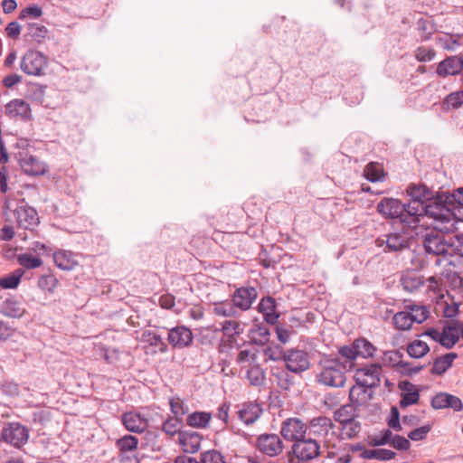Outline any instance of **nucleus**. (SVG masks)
<instances>
[{
  "mask_svg": "<svg viewBox=\"0 0 463 463\" xmlns=\"http://www.w3.org/2000/svg\"><path fill=\"white\" fill-rule=\"evenodd\" d=\"M321 371L317 374L319 383L334 387L342 388L345 384V372L347 364L343 365L339 357L326 356L320 362Z\"/></svg>",
  "mask_w": 463,
  "mask_h": 463,
  "instance_id": "2",
  "label": "nucleus"
},
{
  "mask_svg": "<svg viewBox=\"0 0 463 463\" xmlns=\"http://www.w3.org/2000/svg\"><path fill=\"white\" fill-rule=\"evenodd\" d=\"M402 225L400 231L386 233L376 239V245L383 247L385 253H395L408 250L413 238L412 230Z\"/></svg>",
  "mask_w": 463,
  "mask_h": 463,
  "instance_id": "4",
  "label": "nucleus"
},
{
  "mask_svg": "<svg viewBox=\"0 0 463 463\" xmlns=\"http://www.w3.org/2000/svg\"><path fill=\"white\" fill-rule=\"evenodd\" d=\"M307 432V425L297 418H289L283 421L280 433L282 437L290 441L305 438Z\"/></svg>",
  "mask_w": 463,
  "mask_h": 463,
  "instance_id": "14",
  "label": "nucleus"
},
{
  "mask_svg": "<svg viewBox=\"0 0 463 463\" xmlns=\"http://www.w3.org/2000/svg\"><path fill=\"white\" fill-rule=\"evenodd\" d=\"M449 245V250H451V252L449 253V255L454 253L463 257V234H458L450 238Z\"/></svg>",
  "mask_w": 463,
  "mask_h": 463,
  "instance_id": "58",
  "label": "nucleus"
},
{
  "mask_svg": "<svg viewBox=\"0 0 463 463\" xmlns=\"http://www.w3.org/2000/svg\"><path fill=\"white\" fill-rule=\"evenodd\" d=\"M406 307L409 311H420V315H411L406 311L397 312L392 320L395 327L399 330H409L414 322L421 324L429 317V310L424 306L408 305Z\"/></svg>",
  "mask_w": 463,
  "mask_h": 463,
  "instance_id": "8",
  "label": "nucleus"
},
{
  "mask_svg": "<svg viewBox=\"0 0 463 463\" xmlns=\"http://www.w3.org/2000/svg\"><path fill=\"white\" fill-rule=\"evenodd\" d=\"M396 453L392 450L386 449H373L364 450L360 457L364 459H378L382 461H388L394 458Z\"/></svg>",
  "mask_w": 463,
  "mask_h": 463,
  "instance_id": "34",
  "label": "nucleus"
},
{
  "mask_svg": "<svg viewBox=\"0 0 463 463\" xmlns=\"http://www.w3.org/2000/svg\"><path fill=\"white\" fill-rule=\"evenodd\" d=\"M246 377L251 386L261 387L265 383L266 373L260 364H254L247 371Z\"/></svg>",
  "mask_w": 463,
  "mask_h": 463,
  "instance_id": "35",
  "label": "nucleus"
},
{
  "mask_svg": "<svg viewBox=\"0 0 463 463\" xmlns=\"http://www.w3.org/2000/svg\"><path fill=\"white\" fill-rule=\"evenodd\" d=\"M309 427L314 435L325 437L331 429L335 428L332 420L326 416H318L313 418L309 422Z\"/></svg>",
  "mask_w": 463,
  "mask_h": 463,
  "instance_id": "29",
  "label": "nucleus"
},
{
  "mask_svg": "<svg viewBox=\"0 0 463 463\" xmlns=\"http://www.w3.org/2000/svg\"><path fill=\"white\" fill-rule=\"evenodd\" d=\"M377 213L384 219H398L402 225L409 228H417L419 223L416 220L408 216L407 203L393 197H383L376 205Z\"/></svg>",
  "mask_w": 463,
  "mask_h": 463,
  "instance_id": "3",
  "label": "nucleus"
},
{
  "mask_svg": "<svg viewBox=\"0 0 463 463\" xmlns=\"http://www.w3.org/2000/svg\"><path fill=\"white\" fill-rule=\"evenodd\" d=\"M257 298L258 292L254 287H241L233 292L232 302L236 307L246 311L250 308Z\"/></svg>",
  "mask_w": 463,
  "mask_h": 463,
  "instance_id": "17",
  "label": "nucleus"
},
{
  "mask_svg": "<svg viewBox=\"0 0 463 463\" xmlns=\"http://www.w3.org/2000/svg\"><path fill=\"white\" fill-rule=\"evenodd\" d=\"M431 406L434 409L451 408L455 411H461L463 410L462 401L458 396L447 392L436 394L431 400Z\"/></svg>",
  "mask_w": 463,
  "mask_h": 463,
  "instance_id": "18",
  "label": "nucleus"
},
{
  "mask_svg": "<svg viewBox=\"0 0 463 463\" xmlns=\"http://www.w3.org/2000/svg\"><path fill=\"white\" fill-rule=\"evenodd\" d=\"M122 422L125 428L136 433H141L146 428V421L138 413L126 412L122 415Z\"/></svg>",
  "mask_w": 463,
  "mask_h": 463,
  "instance_id": "26",
  "label": "nucleus"
},
{
  "mask_svg": "<svg viewBox=\"0 0 463 463\" xmlns=\"http://www.w3.org/2000/svg\"><path fill=\"white\" fill-rule=\"evenodd\" d=\"M363 384H355L350 389L349 400L351 402L360 407L372 398V393Z\"/></svg>",
  "mask_w": 463,
  "mask_h": 463,
  "instance_id": "31",
  "label": "nucleus"
},
{
  "mask_svg": "<svg viewBox=\"0 0 463 463\" xmlns=\"http://www.w3.org/2000/svg\"><path fill=\"white\" fill-rule=\"evenodd\" d=\"M419 400H420V393L417 390L409 392H403V393H402V396H401L400 406H401V408H406L412 404L418 403Z\"/></svg>",
  "mask_w": 463,
  "mask_h": 463,
  "instance_id": "57",
  "label": "nucleus"
},
{
  "mask_svg": "<svg viewBox=\"0 0 463 463\" xmlns=\"http://www.w3.org/2000/svg\"><path fill=\"white\" fill-rule=\"evenodd\" d=\"M392 438V432L391 430L387 429L382 432L381 437H369L367 442L371 447H379L388 444Z\"/></svg>",
  "mask_w": 463,
  "mask_h": 463,
  "instance_id": "56",
  "label": "nucleus"
},
{
  "mask_svg": "<svg viewBox=\"0 0 463 463\" xmlns=\"http://www.w3.org/2000/svg\"><path fill=\"white\" fill-rule=\"evenodd\" d=\"M431 425L427 424L411 430L408 434V438L414 441L422 440L426 438L427 434L430 431Z\"/></svg>",
  "mask_w": 463,
  "mask_h": 463,
  "instance_id": "64",
  "label": "nucleus"
},
{
  "mask_svg": "<svg viewBox=\"0 0 463 463\" xmlns=\"http://www.w3.org/2000/svg\"><path fill=\"white\" fill-rule=\"evenodd\" d=\"M259 449L269 457L279 455L283 449L282 440L277 434H262L257 439Z\"/></svg>",
  "mask_w": 463,
  "mask_h": 463,
  "instance_id": "16",
  "label": "nucleus"
},
{
  "mask_svg": "<svg viewBox=\"0 0 463 463\" xmlns=\"http://www.w3.org/2000/svg\"><path fill=\"white\" fill-rule=\"evenodd\" d=\"M58 284L59 280L52 273L42 275L38 279V287L49 293H53Z\"/></svg>",
  "mask_w": 463,
  "mask_h": 463,
  "instance_id": "49",
  "label": "nucleus"
},
{
  "mask_svg": "<svg viewBox=\"0 0 463 463\" xmlns=\"http://www.w3.org/2000/svg\"><path fill=\"white\" fill-rule=\"evenodd\" d=\"M457 357L458 354L456 353H449L444 355L437 356L433 360L430 373L433 375H442L452 366Z\"/></svg>",
  "mask_w": 463,
  "mask_h": 463,
  "instance_id": "27",
  "label": "nucleus"
},
{
  "mask_svg": "<svg viewBox=\"0 0 463 463\" xmlns=\"http://www.w3.org/2000/svg\"><path fill=\"white\" fill-rule=\"evenodd\" d=\"M5 113L10 118L28 119L31 118V108L24 100L16 99L6 104Z\"/></svg>",
  "mask_w": 463,
  "mask_h": 463,
  "instance_id": "21",
  "label": "nucleus"
},
{
  "mask_svg": "<svg viewBox=\"0 0 463 463\" xmlns=\"http://www.w3.org/2000/svg\"><path fill=\"white\" fill-rule=\"evenodd\" d=\"M270 348L266 350V354L269 355L270 360L276 361L283 359L288 371L294 373H301L309 368V355L307 352L298 349H288L287 351H279L272 353Z\"/></svg>",
  "mask_w": 463,
  "mask_h": 463,
  "instance_id": "5",
  "label": "nucleus"
},
{
  "mask_svg": "<svg viewBox=\"0 0 463 463\" xmlns=\"http://www.w3.org/2000/svg\"><path fill=\"white\" fill-rule=\"evenodd\" d=\"M357 407L358 406L351 402L350 403L342 405L334 412V420L342 426H345L348 422H352L353 420H355L359 416Z\"/></svg>",
  "mask_w": 463,
  "mask_h": 463,
  "instance_id": "23",
  "label": "nucleus"
},
{
  "mask_svg": "<svg viewBox=\"0 0 463 463\" xmlns=\"http://www.w3.org/2000/svg\"><path fill=\"white\" fill-rule=\"evenodd\" d=\"M0 312L8 317L19 318L25 312L24 304L14 297L6 298L0 307Z\"/></svg>",
  "mask_w": 463,
  "mask_h": 463,
  "instance_id": "22",
  "label": "nucleus"
},
{
  "mask_svg": "<svg viewBox=\"0 0 463 463\" xmlns=\"http://www.w3.org/2000/svg\"><path fill=\"white\" fill-rule=\"evenodd\" d=\"M364 176L372 183L383 181L384 177V171L381 165L371 162L364 167Z\"/></svg>",
  "mask_w": 463,
  "mask_h": 463,
  "instance_id": "40",
  "label": "nucleus"
},
{
  "mask_svg": "<svg viewBox=\"0 0 463 463\" xmlns=\"http://www.w3.org/2000/svg\"><path fill=\"white\" fill-rule=\"evenodd\" d=\"M262 409L256 402H246L238 411L239 418L246 424L254 423L261 415Z\"/></svg>",
  "mask_w": 463,
  "mask_h": 463,
  "instance_id": "24",
  "label": "nucleus"
},
{
  "mask_svg": "<svg viewBox=\"0 0 463 463\" xmlns=\"http://www.w3.org/2000/svg\"><path fill=\"white\" fill-rule=\"evenodd\" d=\"M416 29L420 33L421 41H429L431 39L433 33L436 32V27L431 20L420 18L416 23Z\"/></svg>",
  "mask_w": 463,
  "mask_h": 463,
  "instance_id": "38",
  "label": "nucleus"
},
{
  "mask_svg": "<svg viewBox=\"0 0 463 463\" xmlns=\"http://www.w3.org/2000/svg\"><path fill=\"white\" fill-rule=\"evenodd\" d=\"M200 463H224L222 455L217 450H208L201 455Z\"/></svg>",
  "mask_w": 463,
  "mask_h": 463,
  "instance_id": "59",
  "label": "nucleus"
},
{
  "mask_svg": "<svg viewBox=\"0 0 463 463\" xmlns=\"http://www.w3.org/2000/svg\"><path fill=\"white\" fill-rule=\"evenodd\" d=\"M47 66V58L37 51L29 50L22 58L20 68L27 75L42 76Z\"/></svg>",
  "mask_w": 463,
  "mask_h": 463,
  "instance_id": "10",
  "label": "nucleus"
},
{
  "mask_svg": "<svg viewBox=\"0 0 463 463\" xmlns=\"http://www.w3.org/2000/svg\"><path fill=\"white\" fill-rule=\"evenodd\" d=\"M145 336L146 337V342L152 345V346H159V350L162 352V353H165L166 352L167 350V345L163 341L161 335L156 334V333H153V332H148L147 334L145 335Z\"/></svg>",
  "mask_w": 463,
  "mask_h": 463,
  "instance_id": "62",
  "label": "nucleus"
},
{
  "mask_svg": "<svg viewBox=\"0 0 463 463\" xmlns=\"http://www.w3.org/2000/svg\"><path fill=\"white\" fill-rule=\"evenodd\" d=\"M138 439L133 435H125L116 441V447L119 452L137 451Z\"/></svg>",
  "mask_w": 463,
  "mask_h": 463,
  "instance_id": "48",
  "label": "nucleus"
},
{
  "mask_svg": "<svg viewBox=\"0 0 463 463\" xmlns=\"http://www.w3.org/2000/svg\"><path fill=\"white\" fill-rule=\"evenodd\" d=\"M463 71V56L451 55L447 56L439 61L436 67V74L439 78L457 76Z\"/></svg>",
  "mask_w": 463,
  "mask_h": 463,
  "instance_id": "13",
  "label": "nucleus"
},
{
  "mask_svg": "<svg viewBox=\"0 0 463 463\" xmlns=\"http://www.w3.org/2000/svg\"><path fill=\"white\" fill-rule=\"evenodd\" d=\"M258 309L263 315V318L268 324L271 326L277 324L279 313L277 312V303L274 298L270 296L262 298L259 303Z\"/></svg>",
  "mask_w": 463,
  "mask_h": 463,
  "instance_id": "19",
  "label": "nucleus"
},
{
  "mask_svg": "<svg viewBox=\"0 0 463 463\" xmlns=\"http://www.w3.org/2000/svg\"><path fill=\"white\" fill-rule=\"evenodd\" d=\"M194 335L184 326H175L169 330L167 340L174 348L183 349L192 345Z\"/></svg>",
  "mask_w": 463,
  "mask_h": 463,
  "instance_id": "15",
  "label": "nucleus"
},
{
  "mask_svg": "<svg viewBox=\"0 0 463 463\" xmlns=\"http://www.w3.org/2000/svg\"><path fill=\"white\" fill-rule=\"evenodd\" d=\"M53 260L55 265L62 270H72L78 265L74 254L64 250L54 252Z\"/></svg>",
  "mask_w": 463,
  "mask_h": 463,
  "instance_id": "28",
  "label": "nucleus"
},
{
  "mask_svg": "<svg viewBox=\"0 0 463 463\" xmlns=\"http://www.w3.org/2000/svg\"><path fill=\"white\" fill-rule=\"evenodd\" d=\"M183 426V420L176 419L175 417L169 418L164 421L162 430L168 435L174 436L176 433L179 434Z\"/></svg>",
  "mask_w": 463,
  "mask_h": 463,
  "instance_id": "53",
  "label": "nucleus"
},
{
  "mask_svg": "<svg viewBox=\"0 0 463 463\" xmlns=\"http://www.w3.org/2000/svg\"><path fill=\"white\" fill-rule=\"evenodd\" d=\"M356 355L364 358L372 357L376 347L365 338H358L354 341Z\"/></svg>",
  "mask_w": 463,
  "mask_h": 463,
  "instance_id": "42",
  "label": "nucleus"
},
{
  "mask_svg": "<svg viewBox=\"0 0 463 463\" xmlns=\"http://www.w3.org/2000/svg\"><path fill=\"white\" fill-rule=\"evenodd\" d=\"M24 274L23 269H16L13 272L0 278V287L5 289L16 288Z\"/></svg>",
  "mask_w": 463,
  "mask_h": 463,
  "instance_id": "37",
  "label": "nucleus"
},
{
  "mask_svg": "<svg viewBox=\"0 0 463 463\" xmlns=\"http://www.w3.org/2000/svg\"><path fill=\"white\" fill-rule=\"evenodd\" d=\"M29 439V430L20 422H7L0 432V441L20 449Z\"/></svg>",
  "mask_w": 463,
  "mask_h": 463,
  "instance_id": "9",
  "label": "nucleus"
},
{
  "mask_svg": "<svg viewBox=\"0 0 463 463\" xmlns=\"http://www.w3.org/2000/svg\"><path fill=\"white\" fill-rule=\"evenodd\" d=\"M406 352L410 357L420 359L430 352V346L426 342L416 339L407 345Z\"/></svg>",
  "mask_w": 463,
  "mask_h": 463,
  "instance_id": "32",
  "label": "nucleus"
},
{
  "mask_svg": "<svg viewBox=\"0 0 463 463\" xmlns=\"http://www.w3.org/2000/svg\"><path fill=\"white\" fill-rule=\"evenodd\" d=\"M169 405L174 417L183 420V417L188 412V406L177 396L170 398Z\"/></svg>",
  "mask_w": 463,
  "mask_h": 463,
  "instance_id": "50",
  "label": "nucleus"
},
{
  "mask_svg": "<svg viewBox=\"0 0 463 463\" xmlns=\"http://www.w3.org/2000/svg\"><path fill=\"white\" fill-rule=\"evenodd\" d=\"M276 327H275V331H276V335H277V338L278 340L285 345L287 343H288L289 339H290V335L292 334V331L289 330L284 324L282 323H278L275 325Z\"/></svg>",
  "mask_w": 463,
  "mask_h": 463,
  "instance_id": "61",
  "label": "nucleus"
},
{
  "mask_svg": "<svg viewBox=\"0 0 463 463\" xmlns=\"http://www.w3.org/2000/svg\"><path fill=\"white\" fill-rule=\"evenodd\" d=\"M320 454V445L313 439L303 438L292 445L288 452L289 463H301L316 458Z\"/></svg>",
  "mask_w": 463,
  "mask_h": 463,
  "instance_id": "7",
  "label": "nucleus"
},
{
  "mask_svg": "<svg viewBox=\"0 0 463 463\" xmlns=\"http://www.w3.org/2000/svg\"><path fill=\"white\" fill-rule=\"evenodd\" d=\"M405 192L411 198L406 203L407 208L410 209L407 214L411 217L410 219L416 220L419 224L420 218L423 216H429L437 222H439V219H446L445 216L448 211L439 208V202H436L441 192H435L421 183L410 184Z\"/></svg>",
  "mask_w": 463,
  "mask_h": 463,
  "instance_id": "1",
  "label": "nucleus"
},
{
  "mask_svg": "<svg viewBox=\"0 0 463 463\" xmlns=\"http://www.w3.org/2000/svg\"><path fill=\"white\" fill-rule=\"evenodd\" d=\"M423 248L428 254L434 256L449 253V241L445 240L443 235L434 231L425 234L423 238Z\"/></svg>",
  "mask_w": 463,
  "mask_h": 463,
  "instance_id": "12",
  "label": "nucleus"
},
{
  "mask_svg": "<svg viewBox=\"0 0 463 463\" xmlns=\"http://www.w3.org/2000/svg\"><path fill=\"white\" fill-rule=\"evenodd\" d=\"M463 104V90L449 93L442 101L444 110L458 109Z\"/></svg>",
  "mask_w": 463,
  "mask_h": 463,
  "instance_id": "44",
  "label": "nucleus"
},
{
  "mask_svg": "<svg viewBox=\"0 0 463 463\" xmlns=\"http://www.w3.org/2000/svg\"><path fill=\"white\" fill-rule=\"evenodd\" d=\"M393 366L396 367L402 374L407 376L415 375L425 367V365L411 366L410 363L402 360H398Z\"/></svg>",
  "mask_w": 463,
  "mask_h": 463,
  "instance_id": "52",
  "label": "nucleus"
},
{
  "mask_svg": "<svg viewBox=\"0 0 463 463\" xmlns=\"http://www.w3.org/2000/svg\"><path fill=\"white\" fill-rule=\"evenodd\" d=\"M250 335L254 344L264 345L269 341L270 332L266 325L254 324L250 330Z\"/></svg>",
  "mask_w": 463,
  "mask_h": 463,
  "instance_id": "30",
  "label": "nucleus"
},
{
  "mask_svg": "<svg viewBox=\"0 0 463 463\" xmlns=\"http://www.w3.org/2000/svg\"><path fill=\"white\" fill-rule=\"evenodd\" d=\"M179 442L184 448V451L186 453H196L201 446V437L196 431H180L179 432Z\"/></svg>",
  "mask_w": 463,
  "mask_h": 463,
  "instance_id": "20",
  "label": "nucleus"
},
{
  "mask_svg": "<svg viewBox=\"0 0 463 463\" xmlns=\"http://www.w3.org/2000/svg\"><path fill=\"white\" fill-rule=\"evenodd\" d=\"M213 313L224 317H232L236 316L237 310L233 302H222L214 305Z\"/></svg>",
  "mask_w": 463,
  "mask_h": 463,
  "instance_id": "51",
  "label": "nucleus"
},
{
  "mask_svg": "<svg viewBox=\"0 0 463 463\" xmlns=\"http://www.w3.org/2000/svg\"><path fill=\"white\" fill-rule=\"evenodd\" d=\"M357 384H363L368 390L378 387L381 384V376H369L363 378L362 376H354Z\"/></svg>",
  "mask_w": 463,
  "mask_h": 463,
  "instance_id": "63",
  "label": "nucleus"
},
{
  "mask_svg": "<svg viewBox=\"0 0 463 463\" xmlns=\"http://www.w3.org/2000/svg\"><path fill=\"white\" fill-rule=\"evenodd\" d=\"M436 51L432 47L420 45L413 51V56L419 62H430L436 57Z\"/></svg>",
  "mask_w": 463,
  "mask_h": 463,
  "instance_id": "45",
  "label": "nucleus"
},
{
  "mask_svg": "<svg viewBox=\"0 0 463 463\" xmlns=\"http://www.w3.org/2000/svg\"><path fill=\"white\" fill-rule=\"evenodd\" d=\"M223 335L234 341L235 336L241 333V323L236 320H225L220 323Z\"/></svg>",
  "mask_w": 463,
  "mask_h": 463,
  "instance_id": "46",
  "label": "nucleus"
},
{
  "mask_svg": "<svg viewBox=\"0 0 463 463\" xmlns=\"http://www.w3.org/2000/svg\"><path fill=\"white\" fill-rule=\"evenodd\" d=\"M26 30L24 36L39 43L43 42L48 35L47 28L37 23L27 24Z\"/></svg>",
  "mask_w": 463,
  "mask_h": 463,
  "instance_id": "36",
  "label": "nucleus"
},
{
  "mask_svg": "<svg viewBox=\"0 0 463 463\" xmlns=\"http://www.w3.org/2000/svg\"><path fill=\"white\" fill-rule=\"evenodd\" d=\"M45 85H42L39 83H31L28 87V94L33 100L43 103L45 94Z\"/></svg>",
  "mask_w": 463,
  "mask_h": 463,
  "instance_id": "55",
  "label": "nucleus"
},
{
  "mask_svg": "<svg viewBox=\"0 0 463 463\" xmlns=\"http://www.w3.org/2000/svg\"><path fill=\"white\" fill-rule=\"evenodd\" d=\"M212 415L205 411H194L186 418L187 425L194 428H206L211 420Z\"/></svg>",
  "mask_w": 463,
  "mask_h": 463,
  "instance_id": "39",
  "label": "nucleus"
},
{
  "mask_svg": "<svg viewBox=\"0 0 463 463\" xmlns=\"http://www.w3.org/2000/svg\"><path fill=\"white\" fill-rule=\"evenodd\" d=\"M436 202H439V208L448 211L446 219H439V222L447 223L453 219L463 222V187L454 190L452 194L441 192Z\"/></svg>",
  "mask_w": 463,
  "mask_h": 463,
  "instance_id": "6",
  "label": "nucleus"
},
{
  "mask_svg": "<svg viewBox=\"0 0 463 463\" xmlns=\"http://www.w3.org/2000/svg\"><path fill=\"white\" fill-rule=\"evenodd\" d=\"M401 283L406 291L413 292L424 285V279L414 273H409L402 277Z\"/></svg>",
  "mask_w": 463,
  "mask_h": 463,
  "instance_id": "41",
  "label": "nucleus"
},
{
  "mask_svg": "<svg viewBox=\"0 0 463 463\" xmlns=\"http://www.w3.org/2000/svg\"><path fill=\"white\" fill-rule=\"evenodd\" d=\"M14 215L20 228L33 230L39 222V216L36 210L22 202L14 210Z\"/></svg>",
  "mask_w": 463,
  "mask_h": 463,
  "instance_id": "11",
  "label": "nucleus"
},
{
  "mask_svg": "<svg viewBox=\"0 0 463 463\" xmlns=\"http://www.w3.org/2000/svg\"><path fill=\"white\" fill-rule=\"evenodd\" d=\"M16 260L18 264L26 269H36L43 265L41 258L33 256L30 253L18 254Z\"/></svg>",
  "mask_w": 463,
  "mask_h": 463,
  "instance_id": "43",
  "label": "nucleus"
},
{
  "mask_svg": "<svg viewBox=\"0 0 463 463\" xmlns=\"http://www.w3.org/2000/svg\"><path fill=\"white\" fill-rule=\"evenodd\" d=\"M23 171L29 175H42L46 172V165L33 156H26L20 160Z\"/></svg>",
  "mask_w": 463,
  "mask_h": 463,
  "instance_id": "25",
  "label": "nucleus"
},
{
  "mask_svg": "<svg viewBox=\"0 0 463 463\" xmlns=\"http://www.w3.org/2000/svg\"><path fill=\"white\" fill-rule=\"evenodd\" d=\"M457 327L453 326H446L440 333L439 343L447 349H451L459 340V335L455 334Z\"/></svg>",
  "mask_w": 463,
  "mask_h": 463,
  "instance_id": "33",
  "label": "nucleus"
},
{
  "mask_svg": "<svg viewBox=\"0 0 463 463\" xmlns=\"http://www.w3.org/2000/svg\"><path fill=\"white\" fill-rule=\"evenodd\" d=\"M382 366L378 364H371L357 369L355 376H362L363 378L369 376H381Z\"/></svg>",
  "mask_w": 463,
  "mask_h": 463,
  "instance_id": "54",
  "label": "nucleus"
},
{
  "mask_svg": "<svg viewBox=\"0 0 463 463\" xmlns=\"http://www.w3.org/2000/svg\"><path fill=\"white\" fill-rule=\"evenodd\" d=\"M338 353L345 361H342V364H347L346 369L352 370L354 366V361L356 359V351L354 348V344L352 345H343L338 349Z\"/></svg>",
  "mask_w": 463,
  "mask_h": 463,
  "instance_id": "47",
  "label": "nucleus"
},
{
  "mask_svg": "<svg viewBox=\"0 0 463 463\" xmlns=\"http://www.w3.org/2000/svg\"><path fill=\"white\" fill-rule=\"evenodd\" d=\"M278 380V385L283 390H288L293 384V379L285 370H281L274 374Z\"/></svg>",
  "mask_w": 463,
  "mask_h": 463,
  "instance_id": "60",
  "label": "nucleus"
}]
</instances>
